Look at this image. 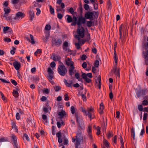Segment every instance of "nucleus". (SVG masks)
I'll list each match as a JSON object with an SVG mask.
<instances>
[{"label":"nucleus","mask_w":148,"mask_h":148,"mask_svg":"<svg viewBox=\"0 0 148 148\" xmlns=\"http://www.w3.org/2000/svg\"><path fill=\"white\" fill-rule=\"evenodd\" d=\"M58 71L60 75L64 76L67 73V70L65 66L63 63L59 65L58 68Z\"/></svg>","instance_id":"nucleus-2"},{"label":"nucleus","mask_w":148,"mask_h":148,"mask_svg":"<svg viewBox=\"0 0 148 148\" xmlns=\"http://www.w3.org/2000/svg\"><path fill=\"white\" fill-rule=\"evenodd\" d=\"M54 89L56 92H58L61 89V87L58 86H56L54 87Z\"/></svg>","instance_id":"nucleus-41"},{"label":"nucleus","mask_w":148,"mask_h":148,"mask_svg":"<svg viewBox=\"0 0 148 148\" xmlns=\"http://www.w3.org/2000/svg\"><path fill=\"white\" fill-rule=\"evenodd\" d=\"M147 92V90L146 89H143L142 90L140 89L138 90L137 93L136 95L138 98L140 97H143L145 95L146 92Z\"/></svg>","instance_id":"nucleus-9"},{"label":"nucleus","mask_w":148,"mask_h":148,"mask_svg":"<svg viewBox=\"0 0 148 148\" xmlns=\"http://www.w3.org/2000/svg\"><path fill=\"white\" fill-rule=\"evenodd\" d=\"M75 45L77 49H79L80 48V45L79 43H75Z\"/></svg>","instance_id":"nucleus-63"},{"label":"nucleus","mask_w":148,"mask_h":148,"mask_svg":"<svg viewBox=\"0 0 148 148\" xmlns=\"http://www.w3.org/2000/svg\"><path fill=\"white\" fill-rule=\"evenodd\" d=\"M69 12L71 13L73 15H74V12L73 9L72 8H71L69 10Z\"/></svg>","instance_id":"nucleus-55"},{"label":"nucleus","mask_w":148,"mask_h":148,"mask_svg":"<svg viewBox=\"0 0 148 148\" xmlns=\"http://www.w3.org/2000/svg\"><path fill=\"white\" fill-rule=\"evenodd\" d=\"M93 13L92 12H88L85 14V18L88 19L92 20L93 18Z\"/></svg>","instance_id":"nucleus-15"},{"label":"nucleus","mask_w":148,"mask_h":148,"mask_svg":"<svg viewBox=\"0 0 148 148\" xmlns=\"http://www.w3.org/2000/svg\"><path fill=\"white\" fill-rule=\"evenodd\" d=\"M82 76L83 78L84 79V81L87 83H89L91 82V80L86 77V74L85 73H83Z\"/></svg>","instance_id":"nucleus-18"},{"label":"nucleus","mask_w":148,"mask_h":148,"mask_svg":"<svg viewBox=\"0 0 148 148\" xmlns=\"http://www.w3.org/2000/svg\"><path fill=\"white\" fill-rule=\"evenodd\" d=\"M12 128L14 129L17 132H18V130L16 124L14 122L12 123Z\"/></svg>","instance_id":"nucleus-35"},{"label":"nucleus","mask_w":148,"mask_h":148,"mask_svg":"<svg viewBox=\"0 0 148 148\" xmlns=\"http://www.w3.org/2000/svg\"><path fill=\"white\" fill-rule=\"evenodd\" d=\"M148 114L147 113H145L143 115V120L144 121L146 120Z\"/></svg>","instance_id":"nucleus-58"},{"label":"nucleus","mask_w":148,"mask_h":148,"mask_svg":"<svg viewBox=\"0 0 148 148\" xmlns=\"http://www.w3.org/2000/svg\"><path fill=\"white\" fill-rule=\"evenodd\" d=\"M10 29V27L7 26L4 27L3 29V31L4 32V33H6V32L7 31H8V30Z\"/></svg>","instance_id":"nucleus-54"},{"label":"nucleus","mask_w":148,"mask_h":148,"mask_svg":"<svg viewBox=\"0 0 148 148\" xmlns=\"http://www.w3.org/2000/svg\"><path fill=\"white\" fill-rule=\"evenodd\" d=\"M64 100L66 101H68L69 100V98L68 95L67 94H65L64 95Z\"/></svg>","instance_id":"nucleus-53"},{"label":"nucleus","mask_w":148,"mask_h":148,"mask_svg":"<svg viewBox=\"0 0 148 148\" xmlns=\"http://www.w3.org/2000/svg\"><path fill=\"white\" fill-rule=\"evenodd\" d=\"M63 16V15L59 13H58L57 17L59 19H61L62 18Z\"/></svg>","instance_id":"nucleus-59"},{"label":"nucleus","mask_w":148,"mask_h":148,"mask_svg":"<svg viewBox=\"0 0 148 148\" xmlns=\"http://www.w3.org/2000/svg\"><path fill=\"white\" fill-rule=\"evenodd\" d=\"M39 77L38 76H36L34 77L33 80L35 82H38L39 80Z\"/></svg>","instance_id":"nucleus-50"},{"label":"nucleus","mask_w":148,"mask_h":148,"mask_svg":"<svg viewBox=\"0 0 148 148\" xmlns=\"http://www.w3.org/2000/svg\"><path fill=\"white\" fill-rule=\"evenodd\" d=\"M49 9L50 11L51 14L53 15L54 14V10L51 5H49Z\"/></svg>","instance_id":"nucleus-39"},{"label":"nucleus","mask_w":148,"mask_h":148,"mask_svg":"<svg viewBox=\"0 0 148 148\" xmlns=\"http://www.w3.org/2000/svg\"><path fill=\"white\" fill-rule=\"evenodd\" d=\"M51 26L50 25H47L45 27V29L46 30L48 31L51 29Z\"/></svg>","instance_id":"nucleus-44"},{"label":"nucleus","mask_w":148,"mask_h":148,"mask_svg":"<svg viewBox=\"0 0 148 148\" xmlns=\"http://www.w3.org/2000/svg\"><path fill=\"white\" fill-rule=\"evenodd\" d=\"M75 117L77 121V122L79 121L80 119H82V116L77 113H76L75 114Z\"/></svg>","instance_id":"nucleus-30"},{"label":"nucleus","mask_w":148,"mask_h":148,"mask_svg":"<svg viewBox=\"0 0 148 148\" xmlns=\"http://www.w3.org/2000/svg\"><path fill=\"white\" fill-rule=\"evenodd\" d=\"M142 104L143 105H148V101L146 100H144L142 102Z\"/></svg>","instance_id":"nucleus-56"},{"label":"nucleus","mask_w":148,"mask_h":148,"mask_svg":"<svg viewBox=\"0 0 148 148\" xmlns=\"http://www.w3.org/2000/svg\"><path fill=\"white\" fill-rule=\"evenodd\" d=\"M11 142L14 148H18L19 145L17 142V137L16 136L13 135L11 136Z\"/></svg>","instance_id":"nucleus-8"},{"label":"nucleus","mask_w":148,"mask_h":148,"mask_svg":"<svg viewBox=\"0 0 148 148\" xmlns=\"http://www.w3.org/2000/svg\"><path fill=\"white\" fill-rule=\"evenodd\" d=\"M52 46L53 47H59L62 44V41L60 38H53L51 40Z\"/></svg>","instance_id":"nucleus-5"},{"label":"nucleus","mask_w":148,"mask_h":148,"mask_svg":"<svg viewBox=\"0 0 148 148\" xmlns=\"http://www.w3.org/2000/svg\"><path fill=\"white\" fill-rule=\"evenodd\" d=\"M23 138L24 140H26L27 141L29 140V138L28 136L26 134H24L23 136Z\"/></svg>","instance_id":"nucleus-33"},{"label":"nucleus","mask_w":148,"mask_h":148,"mask_svg":"<svg viewBox=\"0 0 148 148\" xmlns=\"http://www.w3.org/2000/svg\"><path fill=\"white\" fill-rule=\"evenodd\" d=\"M47 71L48 74V79L50 82L53 84L54 82L52 81V80L53 77V71L50 67L48 68Z\"/></svg>","instance_id":"nucleus-6"},{"label":"nucleus","mask_w":148,"mask_h":148,"mask_svg":"<svg viewBox=\"0 0 148 148\" xmlns=\"http://www.w3.org/2000/svg\"><path fill=\"white\" fill-rule=\"evenodd\" d=\"M11 82L14 86H16L17 85V83L14 80L12 79L11 80Z\"/></svg>","instance_id":"nucleus-64"},{"label":"nucleus","mask_w":148,"mask_h":148,"mask_svg":"<svg viewBox=\"0 0 148 148\" xmlns=\"http://www.w3.org/2000/svg\"><path fill=\"white\" fill-rule=\"evenodd\" d=\"M88 136L89 138V139L91 142L93 141V139L92 138V135L91 134H88Z\"/></svg>","instance_id":"nucleus-47"},{"label":"nucleus","mask_w":148,"mask_h":148,"mask_svg":"<svg viewBox=\"0 0 148 148\" xmlns=\"http://www.w3.org/2000/svg\"><path fill=\"white\" fill-rule=\"evenodd\" d=\"M50 36L49 33L47 32L46 33L45 37L43 38V40L45 42H46L48 41Z\"/></svg>","instance_id":"nucleus-28"},{"label":"nucleus","mask_w":148,"mask_h":148,"mask_svg":"<svg viewBox=\"0 0 148 148\" xmlns=\"http://www.w3.org/2000/svg\"><path fill=\"white\" fill-rule=\"evenodd\" d=\"M97 2H95L94 3H92L93 5L94 9L96 10H97L98 8V5L97 3Z\"/></svg>","instance_id":"nucleus-46"},{"label":"nucleus","mask_w":148,"mask_h":148,"mask_svg":"<svg viewBox=\"0 0 148 148\" xmlns=\"http://www.w3.org/2000/svg\"><path fill=\"white\" fill-rule=\"evenodd\" d=\"M25 16V14L21 12H18L16 13L14 19L15 20L21 19Z\"/></svg>","instance_id":"nucleus-10"},{"label":"nucleus","mask_w":148,"mask_h":148,"mask_svg":"<svg viewBox=\"0 0 148 148\" xmlns=\"http://www.w3.org/2000/svg\"><path fill=\"white\" fill-rule=\"evenodd\" d=\"M94 109L92 107L88 108L86 110V113L85 114V115L88 116L91 120L94 118Z\"/></svg>","instance_id":"nucleus-4"},{"label":"nucleus","mask_w":148,"mask_h":148,"mask_svg":"<svg viewBox=\"0 0 148 148\" xmlns=\"http://www.w3.org/2000/svg\"><path fill=\"white\" fill-rule=\"evenodd\" d=\"M66 16L68 17L67 18V22L68 23L71 22L73 21V19L71 17L68 15H67Z\"/></svg>","instance_id":"nucleus-32"},{"label":"nucleus","mask_w":148,"mask_h":148,"mask_svg":"<svg viewBox=\"0 0 148 148\" xmlns=\"http://www.w3.org/2000/svg\"><path fill=\"white\" fill-rule=\"evenodd\" d=\"M75 69V67L74 66H72L70 67L69 70V74L71 76H72L74 73L73 71Z\"/></svg>","instance_id":"nucleus-24"},{"label":"nucleus","mask_w":148,"mask_h":148,"mask_svg":"<svg viewBox=\"0 0 148 148\" xmlns=\"http://www.w3.org/2000/svg\"><path fill=\"white\" fill-rule=\"evenodd\" d=\"M41 51L40 49H38L37 51L35 52L34 55L35 56H37L38 54L41 53Z\"/></svg>","instance_id":"nucleus-48"},{"label":"nucleus","mask_w":148,"mask_h":148,"mask_svg":"<svg viewBox=\"0 0 148 148\" xmlns=\"http://www.w3.org/2000/svg\"><path fill=\"white\" fill-rule=\"evenodd\" d=\"M12 94L13 96L15 97H18V92L16 91H14V90H13Z\"/></svg>","instance_id":"nucleus-37"},{"label":"nucleus","mask_w":148,"mask_h":148,"mask_svg":"<svg viewBox=\"0 0 148 148\" xmlns=\"http://www.w3.org/2000/svg\"><path fill=\"white\" fill-rule=\"evenodd\" d=\"M13 65L15 69L17 70H18L21 67L20 63L17 61L14 62L13 63Z\"/></svg>","instance_id":"nucleus-17"},{"label":"nucleus","mask_w":148,"mask_h":148,"mask_svg":"<svg viewBox=\"0 0 148 148\" xmlns=\"http://www.w3.org/2000/svg\"><path fill=\"white\" fill-rule=\"evenodd\" d=\"M66 115V112L64 110H62L58 113V115L60 116L61 118H63Z\"/></svg>","instance_id":"nucleus-27"},{"label":"nucleus","mask_w":148,"mask_h":148,"mask_svg":"<svg viewBox=\"0 0 148 148\" xmlns=\"http://www.w3.org/2000/svg\"><path fill=\"white\" fill-rule=\"evenodd\" d=\"M104 108V106L103 103H101L100 104V107L99 110L100 114H102L103 113V110Z\"/></svg>","instance_id":"nucleus-22"},{"label":"nucleus","mask_w":148,"mask_h":148,"mask_svg":"<svg viewBox=\"0 0 148 148\" xmlns=\"http://www.w3.org/2000/svg\"><path fill=\"white\" fill-rule=\"evenodd\" d=\"M64 82L65 84L69 87H71L72 85V81L71 80H69L68 82H67L66 80L64 79Z\"/></svg>","instance_id":"nucleus-23"},{"label":"nucleus","mask_w":148,"mask_h":148,"mask_svg":"<svg viewBox=\"0 0 148 148\" xmlns=\"http://www.w3.org/2000/svg\"><path fill=\"white\" fill-rule=\"evenodd\" d=\"M56 135L57 137L58 138V142L60 143H62V140L61 138L62 135L61 132H58L57 133Z\"/></svg>","instance_id":"nucleus-19"},{"label":"nucleus","mask_w":148,"mask_h":148,"mask_svg":"<svg viewBox=\"0 0 148 148\" xmlns=\"http://www.w3.org/2000/svg\"><path fill=\"white\" fill-rule=\"evenodd\" d=\"M71 110L72 114H74L75 113V108L74 106H72L71 107Z\"/></svg>","instance_id":"nucleus-52"},{"label":"nucleus","mask_w":148,"mask_h":148,"mask_svg":"<svg viewBox=\"0 0 148 148\" xmlns=\"http://www.w3.org/2000/svg\"><path fill=\"white\" fill-rule=\"evenodd\" d=\"M98 79L99 82V84H98V88H99L100 89L101 88V77L100 75L98 76Z\"/></svg>","instance_id":"nucleus-31"},{"label":"nucleus","mask_w":148,"mask_h":148,"mask_svg":"<svg viewBox=\"0 0 148 148\" xmlns=\"http://www.w3.org/2000/svg\"><path fill=\"white\" fill-rule=\"evenodd\" d=\"M138 108L140 111H142L143 110V107L141 105H138Z\"/></svg>","instance_id":"nucleus-51"},{"label":"nucleus","mask_w":148,"mask_h":148,"mask_svg":"<svg viewBox=\"0 0 148 148\" xmlns=\"http://www.w3.org/2000/svg\"><path fill=\"white\" fill-rule=\"evenodd\" d=\"M119 39L123 42L124 41L125 34L124 33V30L123 29L122 25H121L119 27Z\"/></svg>","instance_id":"nucleus-7"},{"label":"nucleus","mask_w":148,"mask_h":148,"mask_svg":"<svg viewBox=\"0 0 148 148\" xmlns=\"http://www.w3.org/2000/svg\"><path fill=\"white\" fill-rule=\"evenodd\" d=\"M117 69V68H116ZM113 69L111 70V72L113 73H115L116 76L118 78L120 77V69H118L117 70H116H116L115 71H112V70Z\"/></svg>","instance_id":"nucleus-21"},{"label":"nucleus","mask_w":148,"mask_h":148,"mask_svg":"<svg viewBox=\"0 0 148 148\" xmlns=\"http://www.w3.org/2000/svg\"><path fill=\"white\" fill-rule=\"evenodd\" d=\"M29 16L30 17V20L32 21L34 17V14L33 11H30L29 13Z\"/></svg>","instance_id":"nucleus-25"},{"label":"nucleus","mask_w":148,"mask_h":148,"mask_svg":"<svg viewBox=\"0 0 148 148\" xmlns=\"http://www.w3.org/2000/svg\"><path fill=\"white\" fill-rule=\"evenodd\" d=\"M65 62L66 64L68 66H74V62L71 60V59L69 58H65Z\"/></svg>","instance_id":"nucleus-14"},{"label":"nucleus","mask_w":148,"mask_h":148,"mask_svg":"<svg viewBox=\"0 0 148 148\" xmlns=\"http://www.w3.org/2000/svg\"><path fill=\"white\" fill-rule=\"evenodd\" d=\"M62 0H57V3L59 5L61 4V7L63 9L65 8V6L64 3H62Z\"/></svg>","instance_id":"nucleus-29"},{"label":"nucleus","mask_w":148,"mask_h":148,"mask_svg":"<svg viewBox=\"0 0 148 148\" xmlns=\"http://www.w3.org/2000/svg\"><path fill=\"white\" fill-rule=\"evenodd\" d=\"M77 32L78 36H76V38H78L79 42H80V38L79 36L83 38L84 36L85 30L82 27L78 26Z\"/></svg>","instance_id":"nucleus-3"},{"label":"nucleus","mask_w":148,"mask_h":148,"mask_svg":"<svg viewBox=\"0 0 148 148\" xmlns=\"http://www.w3.org/2000/svg\"><path fill=\"white\" fill-rule=\"evenodd\" d=\"M79 124V126L78 127V130L80 128L82 130H84L85 128V126L84 125V123L83 121H81L78 122Z\"/></svg>","instance_id":"nucleus-20"},{"label":"nucleus","mask_w":148,"mask_h":148,"mask_svg":"<svg viewBox=\"0 0 148 148\" xmlns=\"http://www.w3.org/2000/svg\"><path fill=\"white\" fill-rule=\"evenodd\" d=\"M3 10L4 12V14L3 15V17H5L6 16H8L9 14L11 11L10 8L9 7H7V8H4Z\"/></svg>","instance_id":"nucleus-16"},{"label":"nucleus","mask_w":148,"mask_h":148,"mask_svg":"<svg viewBox=\"0 0 148 148\" xmlns=\"http://www.w3.org/2000/svg\"><path fill=\"white\" fill-rule=\"evenodd\" d=\"M0 80L3 83H10L9 81H6L5 79L1 78H0Z\"/></svg>","instance_id":"nucleus-57"},{"label":"nucleus","mask_w":148,"mask_h":148,"mask_svg":"<svg viewBox=\"0 0 148 148\" xmlns=\"http://www.w3.org/2000/svg\"><path fill=\"white\" fill-rule=\"evenodd\" d=\"M119 139L120 140L121 143V147L123 148L124 147V142L123 141V139L121 136H120Z\"/></svg>","instance_id":"nucleus-40"},{"label":"nucleus","mask_w":148,"mask_h":148,"mask_svg":"<svg viewBox=\"0 0 148 148\" xmlns=\"http://www.w3.org/2000/svg\"><path fill=\"white\" fill-rule=\"evenodd\" d=\"M87 131L88 133V134H91L92 133V126L91 125H88L87 129Z\"/></svg>","instance_id":"nucleus-34"},{"label":"nucleus","mask_w":148,"mask_h":148,"mask_svg":"<svg viewBox=\"0 0 148 148\" xmlns=\"http://www.w3.org/2000/svg\"><path fill=\"white\" fill-rule=\"evenodd\" d=\"M34 6L36 7L40 8V7H41V5H40L37 2V3L35 2V3L34 5Z\"/></svg>","instance_id":"nucleus-62"},{"label":"nucleus","mask_w":148,"mask_h":148,"mask_svg":"<svg viewBox=\"0 0 148 148\" xmlns=\"http://www.w3.org/2000/svg\"><path fill=\"white\" fill-rule=\"evenodd\" d=\"M92 23L91 21H88L87 22V25L88 27H90L92 26Z\"/></svg>","instance_id":"nucleus-42"},{"label":"nucleus","mask_w":148,"mask_h":148,"mask_svg":"<svg viewBox=\"0 0 148 148\" xmlns=\"http://www.w3.org/2000/svg\"><path fill=\"white\" fill-rule=\"evenodd\" d=\"M131 136L133 137L134 140L135 139V132L133 128L131 129Z\"/></svg>","instance_id":"nucleus-36"},{"label":"nucleus","mask_w":148,"mask_h":148,"mask_svg":"<svg viewBox=\"0 0 148 148\" xmlns=\"http://www.w3.org/2000/svg\"><path fill=\"white\" fill-rule=\"evenodd\" d=\"M30 38L31 39V43L32 44H34L35 43V41L34 40V36H33L32 35V34H30Z\"/></svg>","instance_id":"nucleus-45"},{"label":"nucleus","mask_w":148,"mask_h":148,"mask_svg":"<svg viewBox=\"0 0 148 148\" xmlns=\"http://www.w3.org/2000/svg\"><path fill=\"white\" fill-rule=\"evenodd\" d=\"M114 62L115 63V66H114L113 68V69L112 70V71H116L118 60L117 56L116 54V50H114Z\"/></svg>","instance_id":"nucleus-13"},{"label":"nucleus","mask_w":148,"mask_h":148,"mask_svg":"<svg viewBox=\"0 0 148 148\" xmlns=\"http://www.w3.org/2000/svg\"><path fill=\"white\" fill-rule=\"evenodd\" d=\"M62 48L66 52H69L71 51V50L69 48L68 43V42L66 41H65L64 42Z\"/></svg>","instance_id":"nucleus-12"},{"label":"nucleus","mask_w":148,"mask_h":148,"mask_svg":"<svg viewBox=\"0 0 148 148\" xmlns=\"http://www.w3.org/2000/svg\"><path fill=\"white\" fill-rule=\"evenodd\" d=\"M99 65V61L98 60H96L94 63V66L96 67H98Z\"/></svg>","instance_id":"nucleus-49"},{"label":"nucleus","mask_w":148,"mask_h":148,"mask_svg":"<svg viewBox=\"0 0 148 148\" xmlns=\"http://www.w3.org/2000/svg\"><path fill=\"white\" fill-rule=\"evenodd\" d=\"M75 138L74 137L72 138V142L75 143V148H78L81 142L83 140L82 132L80 130H78Z\"/></svg>","instance_id":"nucleus-1"},{"label":"nucleus","mask_w":148,"mask_h":148,"mask_svg":"<svg viewBox=\"0 0 148 148\" xmlns=\"http://www.w3.org/2000/svg\"><path fill=\"white\" fill-rule=\"evenodd\" d=\"M96 130L97 131L96 134L97 135H99L100 134V127L99 126H97L96 128Z\"/></svg>","instance_id":"nucleus-43"},{"label":"nucleus","mask_w":148,"mask_h":148,"mask_svg":"<svg viewBox=\"0 0 148 148\" xmlns=\"http://www.w3.org/2000/svg\"><path fill=\"white\" fill-rule=\"evenodd\" d=\"M84 9L86 10H88L89 8V6L87 4H85L84 5Z\"/></svg>","instance_id":"nucleus-61"},{"label":"nucleus","mask_w":148,"mask_h":148,"mask_svg":"<svg viewBox=\"0 0 148 148\" xmlns=\"http://www.w3.org/2000/svg\"><path fill=\"white\" fill-rule=\"evenodd\" d=\"M3 40L5 41L8 42H10L11 41V40L10 38H4Z\"/></svg>","instance_id":"nucleus-60"},{"label":"nucleus","mask_w":148,"mask_h":148,"mask_svg":"<svg viewBox=\"0 0 148 148\" xmlns=\"http://www.w3.org/2000/svg\"><path fill=\"white\" fill-rule=\"evenodd\" d=\"M103 142L106 147L107 148H109L110 147L109 143L107 140L105 139L104 140Z\"/></svg>","instance_id":"nucleus-38"},{"label":"nucleus","mask_w":148,"mask_h":148,"mask_svg":"<svg viewBox=\"0 0 148 148\" xmlns=\"http://www.w3.org/2000/svg\"><path fill=\"white\" fill-rule=\"evenodd\" d=\"M86 18L82 16L79 17L78 20L77 21V25L78 26H80L82 24H84L86 23Z\"/></svg>","instance_id":"nucleus-11"},{"label":"nucleus","mask_w":148,"mask_h":148,"mask_svg":"<svg viewBox=\"0 0 148 148\" xmlns=\"http://www.w3.org/2000/svg\"><path fill=\"white\" fill-rule=\"evenodd\" d=\"M52 58L55 61H58L59 60L60 58L59 56L55 55L54 54H53L51 56Z\"/></svg>","instance_id":"nucleus-26"}]
</instances>
